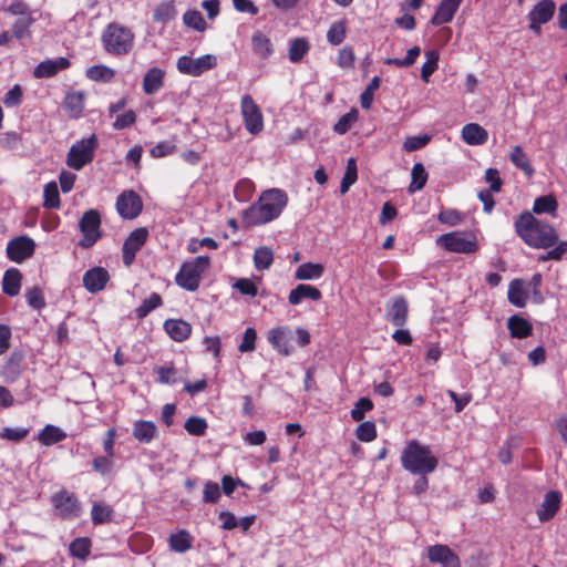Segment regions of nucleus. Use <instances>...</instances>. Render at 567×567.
<instances>
[{"instance_id": "nucleus-12", "label": "nucleus", "mask_w": 567, "mask_h": 567, "mask_svg": "<svg viewBox=\"0 0 567 567\" xmlns=\"http://www.w3.org/2000/svg\"><path fill=\"white\" fill-rule=\"evenodd\" d=\"M147 238L148 230L146 227H138L128 235L122 248V260L125 267L133 265L137 251L146 244Z\"/></svg>"}, {"instance_id": "nucleus-41", "label": "nucleus", "mask_w": 567, "mask_h": 567, "mask_svg": "<svg viewBox=\"0 0 567 567\" xmlns=\"http://www.w3.org/2000/svg\"><path fill=\"white\" fill-rule=\"evenodd\" d=\"M274 262V251L270 247L260 246L255 249L254 265L257 270L269 269Z\"/></svg>"}, {"instance_id": "nucleus-4", "label": "nucleus", "mask_w": 567, "mask_h": 567, "mask_svg": "<svg viewBox=\"0 0 567 567\" xmlns=\"http://www.w3.org/2000/svg\"><path fill=\"white\" fill-rule=\"evenodd\" d=\"M134 32L116 22L109 23L101 35L102 45L109 54L115 56L126 55L134 44Z\"/></svg>"}, {"instance_id": "nucleus-42", "label": "nucleus", "mask_w": 567, "mask_h": 567, "mask_svg": "<svg viewBox=\"0 0 567 567\" xmlns=\"http://www.w3.org/2000/svg\"><path fill=\"white\" fill-rule=\"evenodd\" d=\"M113 508L102 503H94L91 509V519L94 525L109 523L113 518Z\"/></svg>"}, {"instance_id": "nucleus-11", "label": "nucleus", "mask_w": 567, "mask_h": 567, "mask_svg": "<svg viewBox=\"0 0 567 567\" xmlns=\"http://www.w3.org/2000/svg\"><path fill=\"white\" fill-rule=\"evenodd\" d=\"M217 64V59L213 54H205L197 59L187 55L178 58L176 68L182 74L199 76L204 72L212 70Z\"/></svg>"}, {"instance_id": "nucleus-22", "label": "nucleus", "mask_w": 567, "mask_h": 567, "mask_svg": "<svg viewBox=\"0 0 567 567\" xmlns=\"http://www.w3.org/2000/svg\"><path fill=\"white\" fill-rule=\"evenodd\" d=\"M463 0H441L435 13L431 18V24L439 27L453 20Z\"/></svg>"}, {"instance_id": "nucleus-46", "label": "nucleus", "mask_w": 567, "mask_h": 567, "mask_svg": "<svg viewBox=\"0 0 567 567\" xmlns=\"http://www.w3.org/2000/svg\"><path fill=\"white\" fill-rule=\"evenodd\" d=\"M309 51V42L305 38L295 39L289 47L288 58L291 62H300Z\"/></svg>"}, {"instance_id": "nucleus-38", "label": "nucleus", "mask_w": 567, "mask_h": 567, "mask_svg": "<svg viewBox=\"0 0 567 567\" xmlns=\"http://www.w3.org/2000/svg\"><path fill=\"white\" fill-rule=\"evenodd\" d=\"M115 70L106 65H93L86 69L85 75L93 82L110 83L115 78Z\"/></svg>"}, {"instance_id": "nucleus-1", "label": "nucleus", "mask_w": 567, "mask_h": 567, "mask_svg": "<svg viewBox=\"0 0 567 567\" xmlns=\"http://www.w3.org/2000/svg\"><path fill=\"white\" fill-rule=\"evenodd\" d=\"M287 204L288 195L285 190L267 189L244 212V223L249 227L268 224L281 215Z\"/></svg>"}, {"instance_id": "nucleus-50", "label": "nucleus", "mask_w": 567, "mask_h": 567, "mask_svg": "<svg viewBox=\"0 0 567 567\" xmlns=\"http://www.w3.org/2000/svg\"><path fill=\"white\" fill-rule=\"evenodd\" d=\"M357 163L354 158H350L347 163L346 173L340 183V193L346 194L349 190V188L357 182Z\"/></svg>"}, {"instance_id": "nucleus-47", "label": "nucleus", "mask_w": 567, "mask_h": 567, "mask_svg": "<svg viewBox=\"0 0 567 567\" xmlns=\"http://www.w3.org/2000/svg\"><path fill=\"white\" fill-rule=\"evenodd\" d=\"M347 34V22L346 20H340L337 22H333L328 32H327V40L332 45H339L341 44Z\"/></svg>"}, {"instance_id": "nucleus-57", "label": "nucleus", "mask_w": 567, "mask_h": 567, "mask_svg": "<svg viewBox=\"0 0 567 567\" xmlns=\"http://www.w3.org/2000/svg\"><path fill=\"white\" fill-rule=\"evenodd\" d=\"M357 120L358 111L353 109L339 118V121L334 124L333 130L336 133L343 135L351 128Z\"/></svg>"}, {"instance_id": "nucleus-33", "label": "nucleus", "mask_w": 567, "mask_h": 567, "mask_svg": "<svg viewBox=\"0 0 567 567\" xmlns=\"http://www.w3.org/2000/svg\"><path fill=\"white\" fill-rule=\"evenodd\" d=\"M194 538L186 529L171 534L168 538L169 548L176 553H185L193 547Z\"/></svg>"}, {"instance_id": "nucleus-27", "label": "nucleus", "mask_w": 567, "mask_h": 567, "mask_svg": "<svg viewBox=\"0 0 567 567\" xmlns=\"http://www.w3.org/2000/svg\"><path fill=\"white\" fill-rule=\"evenodd\" d=\"M132 434L141 444H148L157 436V427L152 421L137 420L133 424Z\"/></svg>"}, {"instance_id": "nucleus-52", "label": "nucleus", "mask_w": 567, "mask_h": 567, "mask_svg": "<svg viewBox=\"0 0 567 567\" xmlns=\"http://www.w3.org/2000/svg\"><path fill=\"white\" fill-rule=\"evenodd\" d=\"M114 457L107 455H99L92 461V468L95 473L107 476L113 472L115 466Z\"/></svg>"}, {"instance_id": "nucleus-56", "label": "nucleus", "mask_w": 567, "mask_h": 567, "mask_svg": "<svg viewBox=\"0 0 567 567\" xmlns=\"http://www.w3.org/2000/svg\"><path fill=\"white\" fill-rule=\"evenodd\" d=\"M355 435L361 442H371L377 437V426L372 421H365L358 425Z\"/></svg>"}, {"instance_id": "nucleus-53", "label": "nucleus", "mask_w": 567, "mask_h": 567, "mask_svg": "<svg viewBox=\"0 0 567 567\" xmlns=\"http://www.w3.org/2000/svg\"><path fill=\"white\" fill-rule=\"evenodd\" d=\"M183 22L186 27L192 28L196 31L203 32L206 30L207 24L202 16V13L197 10H188L183 16Z\"/></svg>"}, {"instance_id": "nucleus-9", "label": "nucleus", "mask_w": 567, "mask_h": 567, "mask_svg": "<svg viewBox=\"0 0 567 567\" xmlns=\"http://www.w3.org/2000/svg\"><path fill=\"white\" fill-rule=\"evenodd\" d=\"M51 504L61 519H73L81 512V504L74 493L61 489L51 496Z\"/></svg>"}, {"instance_id": "nucleus-45", "label": "nucleus", "mask_w": 567, "mask_h": 567, "mask_svg": "<svg viewBox=\"0 0 567 567\" xmlns=\"http://www.w3.org/2000/svg\"><path fill=\"white\" fill-rule=\"evenodd\" d=\"M61 200L59 188L55 182H50L44 186L43 190V207L48 209L60 208Z\"/></svg>"}, {"instance_id": "nucleus-31", "label": "nucleus", "mask_w": 567, "mask_h": 567, "mask_svg": "<svg viewBox=\"0 0 567 567\" xmlns=\"http://www.w3.org/2000/svg\"><path fill=\"white\" fill-rule=\"evenodd\" d=\"M324 266L319 262H303L295 271L297 280H316L323 276Z\"/></svg>"}, {"instance_id": "nucleus-49", "label": "nucleus", "mask_w": 567, "mask_h": 567, "mask_svg": "<svg viewBox=\"0 0 567 567\" xmlns=\"http://www.w3.org/2000/svg\"><path fill=\"white\" fill-rule=\"evenodd\" d=\"M426 61L421 69V78L424 82H429L430 76L436 71L439 66V52L430 50L425 52Z\"/></svg>"}, {"instance_id": "nucleus-2", "label": "nucleus", "mask_w": 567, "mask_h": 567, "mask_svg": "<svg viewBox=\"0 0 567 567\" xmlns=\"http://www.w3.org/2000/svg\"><path fill=\"white\" fill-rule=\"evenodd\" d=\"M516 234L529 247L544 248L555 246L558 233L550 224L536 218L530 212L524 210L514 223Z\"/></svg>"}, {"instance_id": "nucleus-63", "label": "nucleus", "mask_w": 567, "mask_h": 567, "mask_svg": "<svg viewBox=\"0 0 567 567\" xmlns=\"http://www.w3.org/2000/svg\"><path fill=\"white\" fill-rule=\"evenodd\" d=\"M556 246L542 255L538 260L539 261H548V260H560L563 256L567 252V240L558 241L555 244Z\"/></svg>"}, {"instance_id": "nucleus-60", "label": "nucleus", "mask_w": 567, "mask_h": 567, "mask_svg": "<svg viewBox=\"0 0 567 567\" xmlns=\"http://www.w3.org/2000/svg\"><path fill=\"white\" fill-rule=\"evenodd\" d=\"M29 433L30 429L28 427H3L0 432V439L18 443L24 440Z\"/></svg>"}, {"instance_id": "nucleus-19", "label": "nucleus", "mask_w": 567, "mask_h": 567, "mask_svg": "<svg viewBox=\"0 0 567 567\" xmlns=\"http://www.w3.org/2000/svg\"><path fill=\"white\" fill-rule=\"evenodd\" d=\"M109 281V271L100 266L86 270L83 275V286L91 293L102 291Z\"/></svg>"}, {"instance_id": "nucleus-8", "label": "nucleus", "mask_w": 567, "mask_h": 567, "mask_svg": "<svg viewBox=\"0 0 567 567\" xmlns=\"http://www.w3.org/2000/svg\"><path fill=\"white\" fill-rule=\"evenodd\" d=\"M440 246L447 251L473 254L478 249L477 238L473 231H452L440 236Z\"/></svg>"}, {"instance_id": "nucleus-14", "label": "nucleus", "mask_w": 567, "mask_h": 567, "mask_svg": "<svg viewBox=\"0 0 567 567\" xmlns=\"http://www.w3.org/2000/svg\"><path fill=\"white\" fill-rule=\"evenodd\" d=\"M116 212L123 219H134L143 210V202L141 196L130 189L121 193L116 199Z\"/></svg>"}, {"instance_id": "nucleus-28", "label": "nucleus", "mask_w": 567, "mask_h": 567, "mask_svg": "<svg viewBox=\"0 0 567 567\" xmlns=\"http://www.w3.org/2000/svg\"><path fill=\"white\" fill-rule=\"evenodd\" d=\"M462 138L468 145H483L488 140V133L480 124L468 123L462 128Z\"/></svg>"}, {"instance_id": "nucleus-58", "label": "nucleus", "mask_w": 567, "mask_h": 567, "mask_svg": "<svg viewBox=\"0 0 567 567\" xmlns=\"http://www.w3.org/2000/svg\"><path fill=\"white\" fill-rule=\"evenodd\" d=\"M25 298L28 305L35 310H40L45 306L43 291L38 286L27 289Z\"/></svg>"}, {"instance_id": "nucleus-16", "label": "nucleus", "mask_w": 567, "mask_h": 567, "mask_svg": "<svg viewBox=\"0 0 567 567\" xmlns=\"http://www.w3.org/2000/svg\"><path fill=\"white\" fill-rule=\"evenodd\" d=\"M292 339L293 332L288 326H278L268 332V341L272 349L284 357H289L295 351L290 343Z\"/></svg>"}, {"instance_id": "nucleus-7", "label": "nucleus", "mask_w": 567, "mask_h": 567, "mask_svg": "<svg viewBox=\"0 0 567 567\" xmlns=\"http://www.w3.org/2000/svg\"><path fill=\"white\" fill-rule=\"evenodd\" d=\"M101 224V214L96 209L91 208L83 213L79 220V228L82 233V238L79 241L81 248H91L101 239L103 235Z\"/></svg>"}, {"instance_id": "nucleus-13", "label": "nucleus", "mask_w": 567, "mask_h": 567, "mask_svg": "<svg viewBox=\"0 0 567 567\" xmlns=\"http://www.w3.org/2000/svg\"><path fill=\"white\" fill-rule=\"evenodd\" d=\"M556 4L553 0H539L528 12L529 29L540 34L542 24L549 22L555 13Z\"/></svg>"}, {"instance_id": "nucleus-17", "label": "nucleus", "mask_w": 567, "mask_h": 567, "mask_svg": "<svg viewBox=\"0 0 567 567\" xmlns=\"http://www.w3.org/2000/svg\"><path fill=\"white\" fill-rule=\"evenodd\" d=\"M385 318L398 328H403L406 324L409 318V302L404 296L391 298L386 307Z\"/></svg>"}, {"instance_id": "nucleus-6", "label": "nucleus", "mask_w": 567, "mask_h": 567, "mask_svg": "<svg viewBox=\"0 0 567 567\" xmlns=\"http://www.w3.org/2000/svg\"><path fill=\"white\" fill-rule=\"evenodd\" d=\"M97 147L99 138L96 134L76 141L68 152L66 165L72 169L81 171L85 165L92 163Z\"/></svg>"}, {"instance_id": "nucleus-48", "label": "nucleus", "mask_w": 567, "mask_h": 567, "mask_svg": "<svg viewBox=\"0 0 567 567\" xmlns=\"http://www.w3.org/2000/svg\"><path fill=\"white\" fill-rule=\"evenodd\" d=\"M207 427V421L204 417L196 415L189 416L184 423V429L189 435L193 436H204L206 434Z\"/></svg>"}, {"instance_id": "nucleus-18", "label": "nucleus", "mask_w": 567, "mask_h": 567, "mask_svg": "<svg viewBox=\"0 0 567 567\" xmlns=\"http://www.w3.org/2000/svg\"><path fill=\"white\" fill-rule=\"evenodd\" d=\"M427 558L442 567H461L460 557L447 546L435 544L427 548Z\"/></svg>"}, {"instance_id": "nucleus-25", "label": "nucleus", "mask_w": 567, "mask_h": 567, "mask_svg": "<svg viewBox=\"0 0 567 567\" xmlns=\"http://www.w3.org/2000/svg\"><path fill=\"white\" fill-rule=\"evenodd\" d=\"M321 298L322 292L317 287L306 284H299L288 295V301L292 306L301 303L303 299L319 301Z\"/></svg>"}, {"instance_id": "nucleus-44", "label": "nucleus", "mask_w": 567, "mask_h": 567, "mask_svg": "<svg viewBox=\"0 0 567 567\" xmlns=\"http://www.w3.org/2000/svg\"><path fill=\"white\" fill-rule=\"evenodd\" d=\"M411 176L412 182L409 186V192L415 193L425 186L429 175L422 163H415L412 167Z\"/></svg>"}, {"instance_id": "nucleus-55", "label": "nucleus", "mask_w": 567, "mask_h": 567, "mask_svg": "<svg viewBox=\"0 0 567 567\" xmlns=\"http://www.w3.org/2000/svg\"><path fill=\"white\" fill-rule=\"evenodd\" d=\"M152 545L153 538L146 534H134L130 539V546L135 553H146Z\"/></svg>"}, {"instance_id": "nucleus-62", "label": "nucleus", "mask_w": 567, "mask_h": 567, "mask_svg": "<svg viewBox=\"0 0 567 567\" xmlns=\"http://www.w3.org/2000/svg\"><path fill=\"white\" fill-rule=\"evenodd\" d=\"M220 498L219 485L216 482L208 481L204 485L203 503H216Z\"/></svg>"}, {"instance_id": "nucleus-40", "label": "nucleus", "mask_w": 567, "mask_h": 567, "mask_svg": "<svg viewBox=\"0 0 567 567\" xmlns=\"http://www.w3.org/2000/svg\"><path fill=\"white\" fill-rule=\"evenodd\" d=\"M92 543L87 537H79L71 542L69 550L72 557L85 560L91 554Z\"/></svg>"}, {"instance_id": "nucleus-26", "label": "nucleus", "mask_w": 567, "mask_h": 567, "mask_svg": "<svg viewBox=\"0 0 567 567\" xmlns=\"http://www.w3.org/2000/svg\"><path fill=\"white\" fill-rule=\"evenodd\" d=\"M164 70L159 68H151L146 71L143 78L142 87L146 95L157 93L164 86Z\"/></svg>"}, {"instance_id": "nucleus-34", "label": "nucleus", "mask_w": 567, "mask_h": 567, "mask_svg": "<svg viewBox=\"0 0 567 567\" xmlns=\"http://www.w3.org/2000/svg\"><path fill=\"white\" fill-rule=\"evenodd\" d=\"M251 45L254 53L261 59L266 60L274 53L270 39L261 31L254 32L251 37Z\"/></svg>"}, {"instance_id": "nucleus-23", "label": "nucleus", "mask_w": 567, "mask_h": 567, "mask_svg": "<svg viewBox=\"0 0 567 567\" xmlns=\"http://www.w3.org/2000/svg\"><path fill=\"white\" fill-rule=\"evenodd\" d=\"M561 503V494L557 491L548 492L539 508L537 509L538 519L542 523L548 522L554 518L556 513L560 508Z\"/></svg>"}, {"instance_id": "nucleus-30", "label": "nucleus", "mask_w": 567, "mask_h": 567, "mask_svg": "<svg viewBox=\"0 0 567 567\" xmlns=\"http://www.w3.org/2000/svg\"><path fill=\"white\" fill-rule=\"evenodd\" d=\"M22 274L17 268L4 271L2 278V291L9 297L18 296L21 289Z\"/></svg>"}, {"instance_id": "nucleus-35", "label": "nucleus", "mask_w": 567, "mask_h": 567, "mask_svg": "<svg viewBox=\"0 0 567 567\" xmlns=\"http://www.w3.org/2000/svg\"><path fill=\"white\" fill-rule=\"evenodd\" d=\"M507 298L515 307L523 308L526 306L527 293L524 290V280L513 279L509 282Z\"/></svg>"}, {"instance_id": "nucleus-61", "label": "nucleus", "mask_w": 567, "mask_h": 567, "mask_svg": "<svg viewBox=\"0 0 567 567\" xmlns=\"http://www.w3.org/2000/svg\"><path fill=\"white\" fill-rule=\"evenodd\" d=\"M437 219L442 224L456 226L462 223L463 214L456 209H443L440 212Z\"/></svg>"}, {"instance_id": "nucleus-54", "label": "nucleus", "mask_w": 567, "mask_h": 567, "mask_svg": "<svg viewBox=\"0 0 567 567\" xmlns=\"http://www.w3.org/2000/svg\"><path fill=\"white\" fill-rule=\"evenodd\" d=\"M373 402L371 399L364 396L360 398L355 403L350 414L353 421L360 422L364 419L365 413L373 409Z\"/></svg>"}, {"instance_id": "nucleus-29", "label": "nucleus", "mask_w": 567, "mask_h": 567, "mask_svg": "<svg viewBox=\"0 0 567 567\" xmlns=\"http://www.w3.org/2000/svg\"><path fill=\"white\" fill-rule=\"evenodd\" d=\"M507 328L511 337L525 339L533 332V324L519 315H513L507 320Z\"/></svg>"}, {"instance_id": "nucleus-39", "label": "nucleus", "mask_w": 567, "mask_h": 567, "mask_svg": "<svg viewBox=\"0 0 567 567\" xmlns=\"http://www.w3.org/2000/svg\"><path fill=\"white\" fill-rule=\"evenodd\" d=\"M163 305V299L159 293L153 292L148 298L144 299L142 303L134 310L137 319L146 318L153 310Z\"/></svg>"}, {"instance_id": "nucleus-32", "label": "nucleus", "mask_w": 567, "mask_h": 567, "mask_svg": "<svg viewBox=\"0 0 567 567\" xmlns=\"http://www.w3.org/2000/svg\"><path fill=\"white\" fill-rule=\"evenodd\" d=\"M66 439V433L53 424H47L37 435V440L44 446H51Z\"/></svg>"}, {"instance_id": "nucleus-15", "label": "nucleus", "mask_w": 567, "mask_h": 567, "mask_svg": "<svg viewBox=\"0 0 567 567\" xmlns=\"http://www.w3.org/2000/svg\"><path fill=\"white\" fill-rule=\"evenodd\" d=\"M6 251L11 261L20 264L33 256L35 243L28 236H19L8 243Z\"/></svg>"}, {"instance_id": "nucleus-59", "label": "nucleus", "mask_w": 567, "mask_h": 567, "mask_svg": "<svg viewBox=\"0 0 567 567\" xmlns=\"http://www.w3.org/2000/svg\"><path fill=\"white\" fill-rule=\"evenodd\" d=\"M257 331L252 327L246 328L238 350L241 353L252 352L256 349Z\"/></svg>"}, {"instance_id": "nucleus-51", "label": "nucleus", "mask_w": 567, "mask_h": 567, "mask_svg": "<svg viewBox=\"0 0 567 567\" xmlns=\"http://www.w3.org/2000/svg\"><path fill=\"white\" fill-rule=\"evenodd\" d=\"M34 23L32 16L21 17L17 19L12 25V34L21 40L31 35L30 28Z\"/></svg>"}, {"instance_id": "nucleus-21", "label": "nucleus", "mask_w": 567, "mask_h": 567, "mask_svg": "<svg viewBox=\"0 0 567 567\" xmlns=\"http://www.w3.org/2000/svg\"><path fill=\"white\" fill-rule=\"evenodd\" d=\"M86 94L83 91L69 90L65 93L62 105L70 118H79L85 107Z\"/></svg>"}, {"instance_id": "nucleus-36", "label": "nucleus", "mask_w": 567, "mask_h": 567, "mask_svg": "<svg viewBox=\"0 0 567 567\" xmlns=\"http://www.w3.org/2000/svg\"><path fill=\"white\" fill-rule=\"evenodd\" d=\"M177 10L174 0L157 4L153 11V21L156 23H167L175 19Z\"/></svg>"}, {"instance_id": "nucleus-24", "label": "nucleus", "mask_w": 567, "mask_h": 567, "mask_svg": "<svg viewBox=\"0 0 567 567\" xmlns=\"http://www.w3.org/2000/svg\"><path fill=\"white\" fill-rule=\"evenodd\" d=\"M164 330L176 342H184L192 334V324L183 319H167Z\"/></svg>"}, {"instance_id": "nucleus-43", "label": "nucleus", "mask_w": 567, "mask_h": 567, "mask_svg": "<svg viewBox=\"0 0 567 567\" xmlns=\"http://www.w3.org/2000/svg\"><path fill=\"white\" fill-rule=\"evenodd\" d=\"M558 208L557 199L554 195H545L534 200L533 213L535 214H554Z\"/></svg>"}, {"instance_id": "nucleus-3", "label": "nucleus", "mask_w": 567, "mask_h": 567, "mask_svg": "<svg viewBox=\"0 0 567 567\" xmlns=\"http://www.w3.org/2000/svg\"><path fill=\"white\" fill-rule=\"evenodd\" d=\"M400 461L402 467L411 474H431L439 465V458L432 453L431 447L417 440H411L405 444Z\"/></svg>"}, {"instance_id": "nucleus-20", "label": "nucleus", "mask_w": 567, "mask_h": 567, "mask_svg": "<svg viewBox=\"0 0 567 567\" xmlns=\"http://www.w3.org/2000/svg\"><path fill=\"white\" fill-rule=\"evenodd\" d=\"M71 62L64 56L55 60H44L40 62L33 70V75L37 79H49L56 75L60 71L69 69Z\"/></svg>"}, {"instance_id": "nucleus-37", "label": "nucleus", "mask_w": 567, "mask_h": 567, "mask_svg": "<svg viewBox=\"0 0 567 567\" xmlns=\"http://www.w3.org/2000/svg\"><path fill=\"white\" fill-rule=\"evenodd\" d=\"M509 159L517 168L523 171L524 174L527 175L528 177L534 175L535 169L532 166L530 161L527 157L524 150L522 148V146L516 145L512 148Z\"/></svg>"}, {"instance_id": "nucleus-10", "label": "nucleus", "mask_w": 567, "mask_h": 567, "mask_svg": "<svg viewBox=\"0 0 567 567\" xmlns=\"http://www.w3.org/2000/svg\"><path fill=\"white\" fill-rule=\"evenodd\" d=\"M240 112L244 120L245 128L250 134H258L264 130V116L260 107L254 101L252 96L245 94L240 102Z\"/></svg>"}, {"instance_id": "nucleus-64", "label": "nucleus", "mask_w": 567, "mask_h": 567, "mask_svg": "<svg viewBox=\"0 0 567 567\" xmlns=\"http://www.w3.org/2000/svg\"><path fill=\"white\" fill-rule=\"evenodd\" d=\"M233 287L244 296L256 297L258 295L256 284L249 278L238 279Z\"/></svg>"}, {"instance_id": "nucleus-5", "label": "nucleus", "mask_w": 567, "mask_h": 567, "mask_svg": "<svg viewBox=\"0 0 567 567\" xmlns=\"http://www.w3.org/2000/svg\"><path fill=\"white\" fill-rule=\"evenodd\" d=\"M210 258L198 256L193 260L185 261L175 276V282L187 291H196L199 288L202 276L209 269Z\"/></svg>"}]
</instances>
